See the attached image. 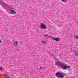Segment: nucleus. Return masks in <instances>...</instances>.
Masks as SVG:
<instances>
[{"mask_svg": "<svg viewBox=\"0 0 78 78\" xmlns=\"http://www.w3.org/2000/svg\"><path fill=\"white\" fill-rule=\"evenodd\" d=\"M55 64L58 66L59 67H62V69H68V68H70V66L66 65L65 64H63L62 62H61V61L56 62Z\"/></svg>", "mask_w": 78, "mask_h": 78, "instance_id": "nucleus-1", "label": "nucleus"}, {"mask_svg": "<svg viewBox=\"0 0 78 78\" xmlns=\"http://www.w3.org/2000/svg\"><path fill=\"white\" fill-rule=\"evenodd\" d=\"M56 76L57 78H59V77L60 78H63L65 76L64 73L59 72L56 73Z\"/></svg>", "mask_w": 78, "mask_h": 78, "instance_id": "nucleus-2", "label": "nucleus"}, {"mask_svg": "<svg viewBox=\"0 0 78 78\" xmlns=\"http://www.w3.org/2000/svg\"><path fill=\"white\" fill-rule=\"evenodd\" d=\"M9 11L10 12L11 14H16V11L14 10V8L10 7L9 9Z\"/></svg>", "mask_w": 78, "mask_h": 78, "instance_id": "nucleus-3", "label": "nucleus"}, {"mask_svg": "<svg viewBox=\"0 0 78 78\" xmlns=\"http://www.w3.org/2000/svg\"><path fill=\"white\" fill-rule=\"evenodd\" d=\"M0 4L2 5V6H3L4 5L6 7V8H9V5L1 1L0 2Z\"/></svg>", "mask_w": 78, "mask_h": 78, "instance_id": "nucleus-4", "label": "nucleus"}, {"mask_svg": "<svg viewBox=\"0 0 78 78\" xmlns=\"http://www.w3.org/2000/svg\"><path fill=\"white\" fill-rule=\"evenodd\" d=\"M41 29H44V30L46 29V25L44 24L41 23Z\"/></svg>", "mask_w": 78, "mask_h": 78, "instance_id": "nucleus-5", "label": "nucleus"}, {"mask_svg": "<svg viewBox=\"0 0 78 78\" xmlns=\"http://www.w3.org/2000/svg\"><path fill=\"white\" fill-rule=\"evenodd\" d=\"M13 44L15 46H17V45H18V42L16 41H15L13 42Z\"/></svg>", "mask_w": 78, "mask_h": 78, "instance_id": "nucleus-6", "label": "nucleus"}, {"mask_svg": "<svg viewBox=\"0 0 78 78\" xmlns=\"http://www.w3.org/2000/svg\"><path fill=\"white\" fill-rule=\"evenodd\" d=\"M53 40H54V41H59V38H53Z\"/></svg>", "mask_w": 78, "mask_h": 78, "instance_id": "nucleus-7", "label": "nucleus"}, {"mask_svg": "<svg viewBox=\"0 0 78 78\" xmlns=\"http://www.w3.org/2000/svg\"><path fill=\"white\" fill-rule=\"evenodd\" d=\"M44 36H45L46 37H47V38H49V39H50V36L48 35H44Z\"/></svg>", "mask_w": 78, "mask_h": 78, "instance_id": "nucleus-8", "label": "nucleus"}, {"mask_svg": "<svg viewBox=\"0 0 78 78\" xmlns=\"http://www.w3.org/2000/svg\"><path fill=\"white\" fill-rule=\"evenodd\" d=\"M74 55L76 56H78V51L75 52V53H74Z\"/></svg>", "mask_w": 78, "mask_h": 78, "instance_id": "nucleus-9", "label": "nucleus"}, {"mask_svg": "<svg viewBox=\"0 0 78 78\" xmlns=\"http://www.w3.org/2000/svg\"><path fill=\"white\" fill-rule=\"evenodd\" d=\"M42 42L43 44H45L46 42V41L42 40Z\"/></svg>", "mask_w": 78, "mask_h": 78, "instance_id": "nucleus-10", "label": "nucleus"}, {"mask_svg": "<svg viewBox=\"0 0 78 78\" xmlns=\"http://www.w3.org/2000/svg\"><path fill=\"white\" fill-rule=\"evenodd\" d=\"M3 70V69L1 67H0V71H2Z\"/></svg>", "mask_w": 78, "mask_h": 78, "instance_id": "nucleus-11", "label": "nucleus"}, {"mask_svg": "<svg viewBox=\"0 0 78 78\" xmlns=\"http://www.w3.org/2000/svg\"><path fill=\"white\" fill-rule=\"evenodd\" d=\"M42 67H41L39 68V69L40 70H42Z\"/></svg>", "mask_w": 78, "mask_h": 78, "instance_id": "nucleus-12", "label": "nucleus"}, {"mask_svg": "<svg viewBox=\"0 0 78 78\" xmlns=\"http://www.w3.org/2000/svg\"><path fill=\"white\" fill-rule=\"evenodd\" d=\"M62 1H63V2H64V3H66V1H65V0H62Z\"/></svg>", "mask_w": 78, "mask_h": 78, "instance_id": "nucleus-13", "label": "nucleus"}, {"mask_svg": "<svg viewBox=\"0 0 78 78\" xmlns=\"http://www.w3.org/2000/svg\"><path fill=\"white\" fill-rule=\"evenodd\" d=\"M1 43H2V40H1V39H0V44H1Z\"/></svg>", "mask_w": 78, "mask_h": 78, "instance_id": "nucleus-14", "label": "nucleus"}, {"mask_svg": "<svg viewBox=\"0 0 78 78\" xmlns=\"http://www.w3.org/2000/svg\"><path fill=\"white\" fill-rule=\"evenodd\" d=\"M5 78H8V77H6Z\"/></svg>", "mask_w": 78, "mask_h": 78, "instance_id": "nucleus-15", "label": "nucleus"}]
</instances>
